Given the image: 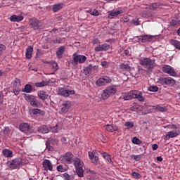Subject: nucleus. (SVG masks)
Listing matches in <instances>:
<instances>
[{
  "instance_id": "obj_5",
  "label": "nucleus",
  "mask_w": 180,
  "mask_h": 180,
  "mask_svg": "<svg viewBox=\"0 0 180 180\" xmlns=\"http://www.w3.org/2000/svg\"><path fill=\"white\" fill-rule=\"evenodd\" d=\"M57 94L61 96L69 97L71 95H75V90H69L67 87H59L57 89Z\"/></svg>"
},
{
  "instance_id": "obj_23",
  "label": "nucleus",
  "mask_w": 180,
  "mask_h": 180,
  "mask_svg": "<svg viewBox=\"0 0 180 180\" xmlns=\"http://www.w3.org/2000/svg\"><path fill=\"white\" fill-rule=\"evenodd\" d=\"M37 95L39 98L43 101H45L49 97V95L47 94V93L44 91H38Z\"/></svg>"
},
{
  "instance_id": "obj_17",
  "label": "nucleus",
  "mask_w": 180,
  "mask_h": 180,
  "mask_svg": "<svg viewBox=\"0 0 180 180\" xmlns=\"http://www.w3.org/2000/svg\"><path fill=\"white\" fill-rule=\"evenodd\" d=\"M33 52H34L33 46H27L25 52L26 58L28 60H30L32 58V56L33 55Z\"/></svg>"
},
{
  "instance_id": "obj_54",
  "label": "nucleus",
  "mask_w": 180,
  "mask_h": 180,
  "mask_svg": "<svg viewBox=\"0 0 180 180\" xmlns=\"http://www.w3.org/2000/svg\"><path fill=\"white\" fill-rule=\"evenodd\" d=\"M157 8H158V4H153L150 6V9L151 11H157Z\"/></svg>"
},
{
  "instance_id": "obj_2",
  "label": "nucleus",
  "mask_w": 180,
  "mask_h": 180,
  "mask_svg": "<svg viewBox=\"0 0 180 180\" xmlns=\"http://www.w3.org/2000/svg\"><path fill=\"white\" fill-rule=\"evenodd\" d=\"M139 65H142L145 69L151 71L155 67V61L150 58H144L139 60Z\"/></svg>"
},
{
  "instance_id": "obj_7",
  "label": "nucleus",
  "mask_w": 180,
  "mask_h": 180,
  "mask_svg": "<svg viewBox=\"0 0 180 180\" xmlns=\"http://www.w3.org/2000/svg\"><path fill=\"white\" fill-rule=\"evenodd\" d=\"M162 71L164 73L167 74L168 75H170L172 77H175L176 75V72L175 71V69L168 65H163L162 68Z\"/></svg>"
},
{
  "instance_id": "obj_11",
  "label": "nucleus",
  "mask_w": 180,
  "mask_h": 180,
  "mask_svg": "<svg viewBox=\"0 0 180 180\" xmlns=\"http://www.w3.org/2000/svg\"><path fill=\"white\" fill-rule=\"evenodd\" d=\"M123 13V11L122 9H119L117 11H112L108 12V19H113L116 18V16H119V15H122Z\"/></svg>"
},
{
  "instance_id": "obj_55",
  "label": "nucleus",
  "mask_w": 180,
  "mask_h": 180,
  "mask_svg": "<svg viewBox=\"0 0 180 180\" xmlns=\"http://www.w3.org/2000/svg\"><path fill=\"white\" fill-rule=\"evenodd\" d=\"M63 178H65V180H71L70 174L67 173L63 174Z\"/></svg>"
},
{
  "instance_id": "obj_53",
  "label": "nucleus",
  "mask_w": 180,
  "mask_h": 180,
  "mask_svg": "<svg viewBox=\"0 0 180 180\" xmlns=\"http://www.w3.org/2000/svg\"><path fill=\"white\" fill-rule=\"evenodd\" d=\"M20 91V87H14L13 93L15 96H18Z\"/></svg>"
},
{
  "instance_id": "obj_32",
  "label": "nucleus",
  "mask_w": 180,
  "mask_h": 180,
  "mask_svg": "<svg viewBox=\"0 0 180 180\" xmlns=\"http://www.w3.org/2000/svg\"><path fill=\"white\" fill-rule=\"evenodd\" d=\"M46 142L49 143L52 146H57L59 143L57 139H49L46 140Z\"/></svg>"
},
{
  "instance_id": "obj_44",
  "label": "nucleus",
  "mask_w": 180,
  "mask_h": 180,
  "mask_svg": "<svg viewBox=\"0 0 180 180\" xmlns=\"http://www.w3.org/2000/svg\"><path fill=\"white\" fill-rule=\"evenodd\" d=\"M131 141L134 144L136 145H141L142 143V141L136 137L132 138Z\"/></svg>"
},
{
  "instance_id": "obj_12",
  "label": "nucleus",
  "mask_w": 180,
  "mask_h": 180,
  "mask_svg": "<svg viewBox=\"0 0 180 180\" xmlns=\"http://www.w3.org/2000/svg\"><path fill=\"white\" fill-rule=\"evenodd\" d=\"M63 158L68 164L74 162V155H72L71 152L66 153V154L63 155Z\"/></svg>"
},
{
  "instance_id": "obj_24",
  "label": "nucleus",
  "mask_w": 180,
  "mask_h": 180,
  "mask_svg": "<svg viewBox=\"0 0 180 180\" xmlns=\"http://www.w3.org/2000/svg\"><path fill=\"white\" fill-rule=\"evenodd\" d=\"M120 70L124 71L129 72L131 70V66L128 63H121L120 65Z\"/></svg>"
},
{
  "instance_id": "obj_63",
  "label": "nucleus",
  "mask_w": 180,
  "mask_h": 180,
  "mask_svg": "<svg viewBox=\"0 0 180 180\" xmlns=\"http://www.w3.org/2000/svg\"><path fill=\"white\" fill-rule=\"evenodd\" d=\"M170 138H172L168 134L165 135V138L163 139H165V141L169 140Z\"/></svg>"
},
{
  "instance_id": "obj_40",
  "label": "nucleus",
  "mask_w": 180,
  "mask_h": 180,
  "mask_svg": "<svg viewBox=\"0 0 180 180\" xmlns=\"http://www.w3.org/2000/svg\"><path fill=\"white\" fill-rule=\"evenodd\" d=\"M96 84L98 86H102L106 84L105 82H104V80L103 79H101V77L98 78V80L96 82Z\"/></svg>"
},
{
  "instance_id": "obj_6",
  "label": "nucleus",
  "mask_w": 180,
  "mask_h": 180,
  "mask_svg": "<svg viewBox=\"0 0 180 180\" xmlns=\"http://www.w3.org/2000/svg\"><path fill=\"white\" fill-rule=\"evenodd\" d=\"M157 83L165 86V85H175L176 81L169 77H160L158 79Z\"/></svg>"
},
{
  "instance_id": "obj_34",
  "label": "nucleus",
  "mask_w": 180,
  "mask_h": 180,
  "mask_svg": "<svg viewBox=\"0 0 180 180\" xmlns=\"http://www.w3.org/2000/svg\"><path fill=\"white\" fill-rule=\"evenodd\" d=\"M62 129L61 125L60 123L56 124V126L51 127V131L58 132Z\"/></svg>"
},
{
  "instance_id": "obj_42",
  "label": "nucleus",
  "mask_w": 180,
  "mask_h": 180,
  "mask_svg": "<svg viewBox=\"0 0 180 180\" xmlns=\"http://www.w3.org/2000/svg\"><path fill=\"white\" fill-rule=\"evenodd\" d=\"M25 100L27 102L31 103L32 101L36 100V98L33 95L28 94L27 96H25Z\"/></svg>"
},
{
  "instance_id": "obj_50",
  "label": "nucleus",
  "mask_w": 180,
  "mask_h": 180,
  "mask_svg": "<svg viewBox=\"0 0 180 180\" xmlns=\"http://www.w3.org/2000/svg\"><path fill=\"white\" fill-rule=\"evenodd\" d=\"M148 91H152V92H157L158 91V87L157 86H150L148 87Z\"/></svg>"
},
{
  "instance_id": "obj_28",
  "label": "nucleus",
  "mask_w": 180,
  "mask_h": 180,
  "mask_svg": "<svg viewBox=\"0 0 180 180\" xmlns=\"http://www.w3.org/2000/svg\"><path fill=\"white\" fill-rule=\"evenodd\" d=\"M167 134H169L170 137L174 138V137H176L177 136H179L180 131L179 130L170 131L167 132Z\"/></svg>"
},
{
  "instance_id": "obj_4",
  "label": "nucleus",
  "mask_w": 180,
  "mask_h": 180,
  "mask_svg": "<svg viewBox=\"0 0 180 180\" xmlns=\"http://www.w3.org/2000/svg\"><path fill=\"white\" fill-rule=\"evenodd\" d=\"M6 165L9 168L15 169L19 168L20 167H22L25 165V163L23 162L22 159L16 158L8 161Z\"/></svg>"
},
{
  "instance_id": "obj_41",
  "label": "nucleus",
  "mask_w": 180,
  "mask_h": 180,
  "mask_svg": "<svg viewBox=\"0 0 180 180\" xmlns=\"http://www.w3.org/2000/svg\"><path fill=\"white\" fill-rule=\"evenodd\" d=\"M131 176L135 179H139L142 178V175L140 174L139 172H133L131 173Z\"/></svg>"
},
{
  "instance_id": "obj_35",
  "label": "nucleus",
  "mask_w": 180,
  "mask_h": 180,
  "mask_svg": "<svg viewBox=\"0 0 180 180\" xmlns=\"http://www.w3.org/2000/svg\"><path fill=\"white\" fill-rule=\"evenodd\" d=\"M32 89L33 87L31 86V84H26L25 88L22 89V91L29 94L32 91Z\"/></svg>"
},
{
  "instance_id": "obj_48",
  "label": "nucleus",
  "mask_w": 180,
  "mask_h": 180,
  "mask_svg": "<svg viewBox=\"0 0 180 180\" xmlns=\"http://www.w3.org/2000/svg\"><path fill=\"white\" fill-rule=\"evenodd\" d=\"M14 85L15 86L14 88H20V86H22V84H20V80L16 78L14 82Z\"/></svg>"
},
{
  "instance_id": "obj_14",
  "label": "nucleus",
  "mask_w": 180,
  "mask_h": 180,
  "mask_svg": "<svg viewBox=\"0 0 180 180\" xmlns=\"http://www.w3.org/2000/svg\"><path fill=\"white\" fill-rule=\"evenodd\" d=\"M110 46L108 44H103L102 45H98L95 48L96 52L110 50Z\"/></svg>"
},
{
  "instance_id": "obj_36",
  "label": "nucleus",
  "mask_w": 180,
  "mask_h": 180,
  "mask_svg": "<svg viewBox=\"0 0 180 180\" xmlns=\"http://www.w3.org/2000/svg\"><path fill=\"white\" fill-rule=\"evenodd\" d=\"M77 170V174L79 178H83L84 177V169L83 167H78L75 168Z\"/></svg>"
},
{
  "instance_id": "obj_64",
  "label": "nucleus",
  "mask_w": 180,
  "mask_h": 180,
  "mask_svg": "<svg viewBox=\"0 0 180 180\" xmlns=\"http://www.w3.org/2000/svg\"><path fill=\"white\" fill-rule=\"evenodd\" d=\"M124 53L125 54V56H130V51L127 49L124 51Z\"/></svg>"
},
{
  "instance_id": "obj_30",
  "label": "nucleus",
  "mask_w": 180,
  "mask_h": 180,
  "mask_svg": "<svg viewBox=\"0 0 180 180\" xmlns=\"http://www.w3.org/2000/svg\"><path fill=\"white\" fill-rule=\"evenodd\" d=\"M49 84V81L44 80L41 82L35 83V86L36 87H44V86H47Z\"/></svg>"
},
{
  "instance_id": "obj_46",
  "label": "nucleus",
  "mask_w": 180,
  "mask_h": 180,
  "mask_svg": "<svg viewBox=\"0 0 180 180\" xmlns=\"http://www.w3.org/2000/svg\"><path fill=\"white\" fill-rule=\"evenodd\" d=\"M63 42H64V39L63 38L56 39L53 41H52V43H53V44H63Z\"/></svg>"
},
{
  "instance_id": "obj_15",
  "label": "nucleus",
  "mask_w": 180,
  "mask_h": 180,
  "mask_svg": "<svg viewBox=\"0 0 180 180\" xmlns=\"http://www.w3.org/2000/svg\"><path fill=\"white\" fill-rule=\"evenodd\" d=\"M66 47L65 46H60L56 53L58 59L63 58V55L65 52Z\"/></svg>"
},
{
  "instance_id": "obj_60",
  "label": "nucleus",
  "mask_w": 180,
  "mask_h": 180,
  "mask_svg": "<svg viewBox=\"0 0 180 180\" xmlns=\"http://www.w3.org/2000/svg\"><path fill=\"white\" fill-rule=\"evenodd\" d=\"M153 150L155 151V150H157L158 148V144H153L152 147Z\"/></svg>"
},
{
  "instance_id": "obj_61",
  "label": "nucleus",
  "mask_w": 180,
  "mask_h": 180,
  "mask_svg": "<svg viewBox=\"0 0 180 180\" xmlns=\"http://www.w3.org/2000/svg\"><path fill=\"white\" fill-rule=\"evenodd\" d=\"M60 20H63V15H59L56 17V22H60Z\"/></svg>"
},
{
  "instance_id": "obj_62",
  "label": "nucleus",
  "mask_w": 180,
  "mask_h": 180,
  "mask_svg": "<svg viewBox=\"0 0 180 180\" xmlns=\"http://www.w3.org/2000/svg\"><path fill=\"white\" fill-rule=\"evenodd\" d=\"M61 142H62L63 143H65V144H68V143L67 142V139H66L65 137H63V138L61 139Z\"/></svg>"
},
{
  "instance_id": "obj_25",
  "label": "nucleus",
  "mask_w": 180,
  "mask_h": 180,
  "mask_svg": "<svg viewBox=\"0 0 180 180\" xmlns=\"http://www.w3.org/2000/svg\"><path fill=\"white\" fill-rule=\"evenodd\" d=\"M169 43H170V44L172 45L177 50H180V41L172 39L169 41Z\"/></svg>"
},
{
  "instance_id": "obj_1",
  "label": "nucleus",
  "mask_w": 180,
  "mask_h": 180,
  "mask_svg": "<svg viewBox=\"0 0 180 180\" xmlns=\"http://www.w3.org/2000/svg\"><path fill=\"white\" fill-rule=\"evenodd\" d=\"M122 97L124 101H131L134 98H136L141 102H144L146 101V98L142 96V93L137 90H133L128 93L122 94Z\"/></svg>"
},
{
  "instance_id": "obj_22",
  "label": "nucleus",
  "mask_w": 180,
  "mask_h": 180,
  "mask_svg": "<svg viewBox=\"0 0 180 180\" xmlns=\"http://www.w3.org/2000/svg\"><path fill=\"white\" fill-rule=\"evenodd\" d=\"M107 131L113 132L118 130V127L114 124H107L105 127Z\"/></svg>"
},
{
  "instance_id": "obj_43",
  "label": "nucleus",
  "mask_w": 180,
  "mask_h": 180,
  "mask_svg": "<svg viewBox=\"0 0 180 180\" xmlns=\"http://www.w3.org/2000/svg\"><path fill=\"white\" fill-rule=\"evenodd\" d=\"M103 81L105 83V84H110L112 82V79L110 77L108 76H103V77H101Z\"/></svg>"
},
{
  "instance_id": "obj_39",
  "label": "nucleus",
  "mask_w": 180,
  "mask_h": 180,
  "mask_svg": "<svg viewBox=\"0 0 180 180\" xmlns=\"http://www.w3.org/2000/svg\"><path fill=\"white\" fill-rule=\"evenodd\" d=\"M45 145H46V150H48V152H53V151L54 148L52 146V144L46 141Z\"/></svg>"
},
{
  "instance_id": "obj_29",
  "label": "nucleus",
  "mask_w": 180,
  "mask_h": 180,
  "mask_svg": "<svg viewBox=\"0 0 180 180\" xmlns=\"http://www.w3.org/2000/svg\"><path fill=\"white\" fill-rule=\"evenodd\" d=\"M31 106H33L34 108H40L41 106V103L38 101L37 98L32 101L30 103Z\"/></svg>"
},
{
  "instance_id": "obj_9",
  "label": "nucleus",
  "mask_w": 180,
  "mask_h": 180,
  "mask_svg": "<svg viewBox=\"0 0 180 180\" xmlns=\"http://www.w3.org/2000/svg\"><path fill=\"white\" fill-rule=\"evenodd\" d=\"M71 107V103L70 101H65L62 103L60 107V113L61 115H65L69 112L70 108Z\"/></svg>"
},
{
  "instance_id": "obj_26",
  "label": "nucleus",
  "mask_w": 180,
  "mask_h": 180,
  "mask_svg": "<svg viewBox=\"0 0 180 180\" xmlns=\"http://www.w3.org/2000/svg\"><path fill=\"white\" fill-rule=\"evenodd\" d=\"M83 165L84 163L81 160V159H79V158L75 159V163H74L75 168H83Z\"/></svg>"
},
{
  "instance_id": "obj_38",
  "label": "nucleus",
  "mask_w": 180,
  "mask_h": 180,
  "mask_svg": "<svg viewBox=\"0 0 180 180\" xmlns=\"http://www.w3.org/2000/svg\"><path fill=\"white\" fill-rule=\"evenodd\" d=\"M103 157L104 159H105L108 161V163L112 162V157H111L110 155H109L106 153H104L103 154Z\"/></svg>"
},
{
  "instance_id": "obj_58",
  "label": "nucleus",
  "mask_w": 180,
  "mask_h": 180,
  "mask_svg": "<svg viewBox=\"0 0 180 180\" xmlns=\"http://www.w3.org/2000/svg\"><path fill=\"white\" fill-rule=\"evenodd\" d=\"M101 65L104 68H108V66H109V63L106 61L101 62Z\"/></svg>"
},
{
  "instance_id": "obj_13",
  "label": "nucleus",
  "mask_w": 180,
  "mask_h": 180,
  "mask_svg": "<svg viewBox=\"0 0 180 180\" xmlns=\"http://www.w3.org/2000/svg\"><path fill=\"white\" fill-rule=\"evenodd\" d=\"M1 153L5 158H13V151L11 149H8V148L3 149Z\"/></svg>"
},
{
  "instance_id": "obj_27",
  "label": "nucleus",
  "mask_w": 180,
  "mask_h": 180,
  "mask_svg": "<svg viewBox=\"0 0 180 180\" xmlns=\"http://www.w3.org/2000/svg\"><path fill=\"white\" fill-rule=\"evenodd\" d=\"M63 6H64L63 3L53 5V12H58V11L63 9Z\"/></svg>"
},
{
  "instance_id": "obj_49",
  "label": "nucleus",
  "mask_w": 180,
  "mask_h": 180,
  "mask_svg": "<svg viewBox=\"0 0 180 180\" xmlns=\"http://www.w3.org/2000/svg\"><path fill=\"white\" fill-rule=\"evenodd\" d=\"M89 13L91 14L93 16H99V11L98 10L94 9V10H89Z\"/></svg>"
},
{
  "instance_id": "obj_3",
  "label": "nucleus",
  "mask_w": 180,
  "mask_h": 180,
  "mask_svg": "<svg viewBox=\"0 0 180 180\" xmlns=\"http://www.w3.org/2000/svg\"><path fill=\"white\" fill-rule=\"evenodd\" d=\"M117 93V87L115 86H109L103 91L101 98L103 100H107L110 96L115 95Z\"/></svg>"
},
{
  "instance_id": "obj_10",
  "label": "nucleus",
  "mask_w": 180,
  "mask_h": 180,
  "mask_svg": "<svg viewBox=\"0 0 180 180\" xmlns=\"http://www.w3.org/2000/svg\"><path fill=\"white\" fill-rule=\"evenodd\" d=\"M42 165H43V170H45L46 172L50 171L52 172L53 171V165L51 161H50L48 159H45L44 160L43 162H42Z\"/></svg>"
},
{
  "instance_id": "obj_21",
  "label": "nucleus",
  "mask_w": 180,
  "mask_h": 180,
  "mask_svg": "<svg viewBox=\"0 0 180 180\" xmlns=\"http://www.w3.org/2000/svg\"><path fill=\"white\" fill-rule=\"evenodd\" d=\"M154 37L148 35H143L140 39H141V43L150 42Z\"/></svg>"
},
{
  "instance_id": "obj_19",
  "label": "nucleus",
  "mask_w": 180,
  "mask_h": 180,
  "mask_svg": "<svg viewBox=\"0 0 180 180\" xmlns=\"http://www.w3.org/2000/svg\"><path fill=\"white\" fill-rule=\"evenodd\" d=\"M19 129L22 132L28 131L30 129V125L27 123H22L19 126Z\"/></svg>"
},
{
  "instance_id": "obj_20",
  "label": "nucleus",
  "mask_w": 180,
  "mask_h": 180,
  "mask_svg": "<svg viewBox=\"0 0 180 180\" xmlns=\"http://www.w3.org/2000/svg\"><path fill=\"white\" fill-rule=\"evenodd\" d=\"M96 68V65L93 66L92 64H90L86 68H84V73L85 75H89L91 73V72H92V70H95Z\"/></svg>"
},
{
  "instance_id": "obj_31",
  "label": "nucleus",
  "mask_w": 180,
  "mask_h": 180,
  "mask_svg": "<svg viewBox=\"0 0 180 180\" xmlns=\"http://www.w3.org/2000/svg\"><path fill=\"white\" fill-rule=\"evenodd\" d=\"M38 131H39V133L46 134V133L49 132V129H48L47 126L43 125V126L40 127L38 129Z\"/></svg>"
},
{
  "instance_id": "obj_56",
  "label": "nucleus",
  "mask_w": 180,
  "mask_h": 180,
  "mask_svg": "<svg viewBox=\"0 0 180 180\" xmlns=\"http://www.w3.org/2000/svg\"><path fill=\"white\" fill-rule=\"evenodd\" d=\"M6 49L5 45L3 44H0V54H1V53L5 51Z\"/></svg>"
},
{
  "instance_id": "obj_16",
  "label": "nucleus",
  "mask_w": 180,
  "mask_h": 180,
  "mask_svg": "<svg viewBox=\"0 0 180 180\" xmlns=\"http://www.w3.org/2000/svg\"><path fill=\"white\" fill-rule=\"evenodd\" d=\"M89 158L91 160V162L95 165H98L99 158L98 156H96L93 152H89Z\"/></svg>"
},
{
  "instance_id": "obj_33",
  "label": "nucleus",
  "mask_w": 180,
  "mask_h": 180,
  "mask_svg": "<svg viewBox=\"0 0 180 180\" xmlns=\"http://www.w3.org/2000/svg\"><path fill=\"white\" fill-rule=\"evenodd\" d=\"M32 113L34 115H44L46 113L41 110L39 108L32 109Z\"/></svg>"
},
{
  "instance_id": "obj_51",
  "label": "nucleus",
  "mask_w": 180,
  "mask_h": 180,
  "mask_svg": "<svg viewBox=\"0 0 180 180\" xmlns=\"http://www.w3.org/2000/svg\"><path fill=\"white\" fill-rule=\"evenodd\" d=\"M125 127H127V129H129L131 128H133L134 127V124L133 122H127L125 124H124Z\"/></svg>"
},
{
  "instance_id": "obj_37",
  "label": "nucleus",
  "mask_w": 180,
  "mask_h": 180,
  "mask_svg": "<svg viewBox=\"0 0 180 180\" xmlns=\"http://www.w3.org/2000/svg\"><path fill=\"white\" fill-rule=\"evenodd\" d=\"M48 64H51L52 69L56 72L58 70V64L57 62L51 61V62H46Z\"/></svg>"
},
{
  "instance_id": "obj_59",
  "label": "nucleus",
  "mask_w": 180,
  "mask_h": 180,
  "mask_svg": "<svg viewBox=\"0 0 180 180\" xmlns=\"http://www.w3.org/2000/svg\"><path fill=\"white\" fill-rule=\"evenodd\" d=\"M30 26L34 27V29L37 30L39 28L38 24L37 23H31Z\"/></svg>"
},
{
  "instance_id": "obj_8",
  "label": "nucleus",
  "mask_w": 180,
  "mask_h": 180,
  "mask_svg": "<svg viewBox=\"0 0 180 180\" xmlns=\"http://www.w3.org/2000/svg\"><path fill=\"white\" fill-rule=\"evenodd\" d=\"M73 63L75 64H83L87 60V57L83 55H77L76 53H73Z\"/></svg>"
},
{
  "instance_id": "obj_45",
  "label": "nucleus",
  "mask_w": 180,
  "mask_h": 180,
  "mask_svg": "<svg viewBox=\"0 0 180 180\" xmlns=\"http://www.w3.org/2000/svg\"><path fill=\"white\" fill-rule=\"evenodd\" d=\"M131 158L136 162H139L142 158V155H132Z\"/></svg>"
},
{
  "instance_id": "obj_52",
  "label": "nucleus",
  "mask_w": 180,
  "mask_h": 180,
  "mask_svg": "<svg viewBox=\"0 0 180 180\" xmlns=\"http://www.w3.org/2000/svg\"><path fill=\"white\" fill-rule=\"evenodd\" d=\"M56 169H57L58 172H61V173L65 172V169L63 168V166L61 165H58L57 167H56Z\"/></svg>"
},
{
  "instance_id": "obj_47",
  "label": "nucleus",
  "mask_w": 180,
  "mask_h": 180,
  "mask_svg": "<svg viewBox=\"0 0 180 180\" xmlns=\"http://www.w3.org/2000/svg\"><path fill=\"white\" fill-rule=\"evenodd\" d=\"M155 110L159 112H167V109L166 108V107H161L160 105H156Z\"/></svg>"
},
{
  "instance_id": "obj_57",
  "label": "nucleus",
  "mask_w": 180,
  "mask_h": 180,
  "mask_svg": "<svg viewBox=\"0 0 180 180\" xmlns=\"http://www.w3.org/2000/svg\"><path fill=\"white\" fill-rule=\"evenodd\" d=\"M141 36L135 37H134V39L136 40V42L140 43L142 42V39H141Z\"/></svg>"
},
{
  "instance_id": "obj_18",
  "label": "nucleus",
  "mask_w": 180,
  "mask_h": 180,
  "mask_svg": "<svg viewBox=\"0 0 180 180\" xmlns=\"http://www.w3.org/2000/svg\"><path fill=\"white\" fill-rule=\"evenodd\" d=\"M23 20V15H13L10 17L11 22H22Z\"/></svg>"
}]
</instances>
